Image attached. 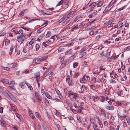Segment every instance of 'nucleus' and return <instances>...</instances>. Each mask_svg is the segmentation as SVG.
Instances as JSON below:
<instances>
[{
	"mask_svg": "<svg viewBox=\"0 0 130 130\" xmlns=\"http://www.w3.org/2000/svg\"><path fill=\"white\" fill-rule=\"evenodd\" d=\"M118 116L119 117L121 118L122 120L124 119L126 116L125 114L126 113V110L124 109H119L118 110Z\"/></svg>",
	"mask_w": 130,
	"mask_h": 130,
	"instance_id": "nucleus-1",
	"label": "nucleus"
},
{
	"mask_svg": "<svg viewBox=\"0 0 130 130\" xmlns=\"http://www.w3.org/2000/svg\"><path fill=\"white\" fill-rule=\"evenodd\" d=\"M19 32L20 34H21L22 35L18 36V41L19 42H21L20 44H21L24 41V35H23V31L22 29H20Z\"/></svg>",
	"mask_w": 130,
	"mask_h": 130,
	"instance_id": "nucleus-2",
	"label": "nucleus"
},
{
	"mask_svg": "<svg viewBox=\"0 0 130 130\" xmlns=\"http://www.w3.org/2000/svg\"><path fill=\"white\" fill-rule=\"evenodd\" d=\"M76 11H70L69 13L66 16V17L67 19L71 17H72L73 14L75 13Z\"/></svg>",
	"mask_w": 130,
	"mask_h": 130,
	"instance_id": "nucleus-3",
	"label": "nucleus"
},
{
	"mask_svg": "<svg viewBox=\"0 0 130 130\" xmlns=\"http://www.w3.org/2000/svg\"><path fill=\"white\" fill-rule=\"evenodd\" d=\"M111 6V5L109 4L103 11V12L105 13L106 12L110 10L111 8V7H110Z\"/></svg>",
	"mask_w": 130,
	"mask_h": 130,
	"instance_id": "nucleus-4",
	"label": "nucleus"
},
{
	"mask_svg": "<svg viewBox=\"0 0 130 130\" xmlns=\"http://www.w3.org/2000/svg\"><path fill=\"white\" fill-rule=\"evenodd\" d=\"M33 62L37 64H39L40 62H41L40 58L38 59H35L33 60Z\"/></svg>",
	"mask_w": 130,
	"mask_h": 130,
	"instance_id": "nucleus-5",
	"label": "nucleus"
},
{
	"mask_svg": "<svg viewBox=\"0 0 130 130\" xmlns=\"http://www.w3.org/2000/svg\"><path fill=\"white\" fill-rule=\"evenodd\" d=\"M0 82L5 84H8L9 83V80L4 78H0Z\"/></svg>",
	"mask_w": 130,
	"mask_h": 130,
	"instance_id": "nucleus-6",
	"label": "nucleus"
},
{
	"mask_svg": "<svg viewBox=\"0 0 130 130\" xmlns=\"http://www.w3.org/2000/svg\"><path fill=\"white\" fill-rule=\"evenodd\" d=\"M96 5V2H94L92 4L89 5V6L90 7V10H92L93 8Z\"/></svg>",
	"mask_w": 130,
	"mask_h": 130,
	"instance_id": "nucleus-7",
	"label": "nucleus"
},
{
	"mask_svg": "<svg viewBox=\"0 0 130 130\" xmlns=\"http://www.w3.org/2000/svg\"><path fill=\"white\" fill-rule=\"evenodd\" d=\"M114 20V19L113 18L112 19L109 20L107 22L104 23V24L105 25H108L110 23L112 22H113Z\"/></svg>",
	"mask_w": 130,
	"mask_h": 130,
	"instance_id": "nucleus-8",
	"label": "nucleus"
},
{
	"mask_svg": "<svg viewBox=\"0 0 130 130\" xmlns=\"http://www.w3.org/2000/svg\"><path fill=\"white\" fill-rule=\"evenodd\" d=\"M51 43V40L49 39L45 43L43 42V44L44 46L45 47L47 46L48 45L50 44Z\"/></svg>",
	"mask_w": 130,
	"mask_h": 130,
	"instance_id": "nucleus-9",
	"label": "nucleus"
},
{
	"mask_svg": "<svg viewBox=\"0 0 130 130\" xmlns=\"http://www.w3.org/2000/svg\"><path fill=\"white\" fill-rule=\"evenodd\" d=\"M27 86L28 87V88L31 91H33V89L31 86V85L29 83H26Z\"/></svg>",
	"mask_w": 130,
	"mask_h": 130,
	"instance_id": "nucleus-10",
	"label": "nucleus"
},
{
	"mask_svg": "<svg viewBox=\"0 0 130 130\" xmlns=\"http://www.w3.org/2000/svg\"><path fill=\"white\" fill-rule=\"evenodd\" d=\"M27 86L28 87V88L31 91H33V89L31 86V85L29 83H26Z\"/></svg>",
	"mask_w": 130,
	"mask_h": 130,
	"instance_id": "nucleus-11",
	"label": "nucleus"
},
{
	"mask_svg": "<svg viewBox=\"0 0 130 130\" xmlns=\"http://www.w3.org/2000/svg\"><path fill=\"white\" fill-rule=\"evenodd\" d=\"M81 52H80L79 55V57L80 58L82 57L83 56L85 55L86 54V53L85 52L81 51Z\"/></svg>",
	"mask_w": 130,
	"mask_h": 130,
	"instance_id": "nucleus-12",
	"label": "nucleus"
},
{
	"mask_svg": "<svg viewBox=\"0 0 130 130\" xmlns=\"http://www.w3.org/2000/svg\"><path fill=\"white\" fill-rule=\"evenodd\" d=\"M35 114L36 117L38 119L40 120V118H41V116L39 113L38 112H36L35 113Z\"/></svg>",
	"mask_w": 130,
	"mask_h": 130,
	"instance_id": "nucleus-13",
	"label": "nucleus"
},
{
	"mask_svg": "<svg viewBox=\"0 0 130 130\" xmlns=\"http://www.w3.org/2000/svg\"><path fill=\"white\" fill-rule=\"evenodd\" d=\"M93 23H91L90 25H88L87 26V27L85 28V29L86 30H89L90 29H91L92 27H93V26L91 27L90 26L92 24H93Z\"/></svg>",
	"mask_w": 130,
	"mask_h": 130,
	"instance_id": "nucleus-14",
	"label": "nucleus"
},
{
	"mask_svg": "<svg viewBox=\"0 0 130 130\" xmlns=\"http://www.w3.org/2000/svg\"><path fill=\"white\" fill-rule=\"evenodd\" d=\"M1 125L3 127H5L6 126V124L4 121L3 119L1 120Z\"/></svg>",
	"mask_w": 130,
	"mask_h": 130,
	"instance_id": "nucleus-15",
	"label": "nucleus"
},
{
	"mask_svg": "<svg viewBox=\"0 0 130 130\" xmlns=\"http://www.w3.org/2000/svg\"><path fill=\"white\" fill-rule=\"evenodd\" d=\"M17 64L15 63H13L9 64V67L12 68H15L17 67Z\"/></svg>",
	"mask_w": 130,
	"mask_h": 130,
	"instance_id": "nucleus-16",
	"label": "nucleus"
},
{
	"mask_svg": "<svg viewBox=\"0 0 130 130\" xmlns=\"http://www.w3.org/2000/svg\"><path fill=\"white\" fill-rule=\"evenodd\" d=\"M85 75L80 80V82L82 83L85 84Z\"/></svg>",
	"mask_w": 130,
	"mask_h": 130,
	"instance_id": "nucleus-17",
	"label": "nucleus"
},
{
	"mask_svg": "<svg viewBox=\"0 0 130 130\" xmlns=\"http://www.w3.org/2000/svg\"><path fill=\"white\" fill-rule=\"evenodd\" d=\"M106 108L107 109L110 110H112L114 108V107L113 106H107L106 107Z\"/></svg>",
	"mask_w": 130,
	"mask_h": 130,
	"instance_id": "nucleus-18",
	"label": "nucleus"
},
{
	"mask_svg": "<svg viewBox=\"0 0 130 130\" xmlns=\"http://www.w3.org/2000/svg\"><path fill=\"white\" fill-rule=\"evenodd\" d=\"M66 15L63 17L58 22V23H60L62 22L66 18Z\"/></svg>",
	"mask_w": 130,
	"mask_h": 130,
	"instance_id": "nucleus-19",
	"label": "nucleus"
},
{
	"mask_svg": "<svg viewBox=\"0 0 130 130\" xmlns=\"http://www.w3.org/2000/svg\"><path fill=\"white\" fill-rule=\"evenodd\" d=\"M68 19H66V20L64 21L62 23V25H64L68 23L70 21V20H68Z\"/></svg>",
	"mask_w": 130,
	"mask_h": 130,
	"instance_id": "nucleus-20",
	"label": "nucleus"
},
{
	"mask_svg": "<svg viewBox=\"0 0 130 130\" xmlns=\"http://www.w3.org/2000/svg\"><path fill=\"white\" fill-rule=\"evenodd\" d=\"M9 97L11 100H12L14 101H15L17 100L16 98L14 97L11 94V95H9Z\"/></svg>",
	"mask_w": 130,
	"mask_h": 130,
	"instance_id": "nucleus-21",
	"label": "nucleus"
},
{
	"mask_svg": "<svg viewBox=\"0 0 130 130\" xmlns=\"http://www.w3.org/2000/svg\"><path fill=\"white\" fill-rule=\"evenodd\" d=\"M103 2L102 1H100L97 4V7H99L101 6L103 4Z\"/></svg>",
	"mask_w": 130,
	"mask_h": 130,
	"instance_id": "nucleus-22",
	"label": "nucleus"
},
{
	"mask_svg": "<svg viewBox=\"0 0 130 130\" xmlns=\"http://www.w3.org/2000/svg\"><path fill=\"white\" fill-rule=\"evenodd\" d=\"M45 96L48 99H51L52 98V97L47 92H46L45 94Z\"/></svg>",
	"mask_w": 130,
	"mask_h": 130,
	"instance_id": "nucleus-23",
	"label": "nucleus"
},
{
	"mask_svg": "<svg viewBox=\"0 0 130 130\" xmlns=\"http://www.w3.org/2000/svg\"><path fill=\"white\" fill-rule=\"evenodd\" d=\"M41 126L43 129L45 130L47 129V127L44 123H42L41 124Z\"/></svg>",
	"mask_w": 130,
	"mask_h": 130,
	"instance_id": "nucleus-24",
	"label": "nucleus"
},
{
	"mask_svg": "<svg viewBox=\"0 0 130 130\" xmlns=\"http://www.w3.org/2000/svg\"><path fill=\"white\" fill-rule=\"evenodd\" d=\"M81 89L82 92L85 91L86 89V88L85 86L83 85H82V86L81 87Z\"/></svg>",
	"mask_w": 130,
	"mask_h": 130,
	"instance_id": "nucleus-25",
	"label": "nucleus"
},
{
	"mask_svg": "<svg viewBox=\"0 0 130 130\" xmlns=\"http://www.w3.org/2000/svg\"><path fill=\"white\" fill-rule=\"evenodd\" d=\"M74 93H73L70 91H68V96L69 97H70L71 95H73Z\"/></svg>",
	"mask_w": 130,
	"mask_h": 130,
	"instance_id": "nucleus-26",
	"label": "nucleus"
},
{
	"mask_svg": "<svg viewBox=\"0 0 130 130\" xmlns=\"http://www.w3.org/2000/svg\"><path fill=\"white\" fill-rule=\"evenodd\" d=\"M81 18V16L80 15H79L77 16L74 19V21L76 22L77 20H78L80 18Z\"/></svg>",
	"mask_w": 130,
	"mask_h": 130,
	"instance_id": "nucleus-27",
	"label": "nucleus"
},
{
	"mask_svg": "<svg viewBox=\"0 0 130 130\" xmlns=\"http://www.w3.org/2000/svg\"><path fill=\"white\" fill-rule=\"evenodd\" d=\"M1 68L2 69L7 71H9L10 69L9 68L7 67H3L2 66L1 67Z\"/></svg>",
	"mask_w": 130,
	"mask_h": 130,
	"instance_id": "nucleus-28",
	"label": "nucleus"
},
{
	"mask_svg": "<svg viewBox=\"0 0 130 130\" xmlns=\"http://www.w3.org/2000/svg\"><path fill=\"white\" fill-rule=\"evenodd\" d=\"M72 53V50L71 49H70V50L67 51L65 52V55H68V54H70Z\"/></svg>",
	"mask_w": 130,
	"mask_h": 130,
	"instance_id": "nucleus-29",
	"label": "nucleus"
},
{
	"mask_svg": "<svg viewBox=\"0 0 130 130\" xmlns=\"http://www.w3.org/2000/svg\"><path fill=\"white\" fill-rule=\"evenodd\" d=\"M24 10H23L21 12L20 14L19 15V17H22L24 15Z\"/></svg>",
	"mask_w": 130,
	"mask_h": 130,
	"instance_id": "nucleus-30",
	"label": "nucleus"
},
{
	"mask_svg": "<svg viewBox=\"0 0 130 130\" xmlns=\"http://www.w3.org/2000/svg\"><path fill=\"white\" fill-rule=\"evenodd\" d=\"M51 33L50 31L48 32L46 35V38L50 36H51Z\"/></svg>",
	"mask_w": 130,
	"mask_h": 130,
	"instance_id": "nucleus-31",
	"label": "nucleus"
},
{
	"mask_svg": "<svg viewBox=\"0 0 130 130\" xmlns=\"http://www.w3.org/2000/svg\"><path fill=\"white\" fill-rule=\"evenodd\" d=\"M63 2V1L62 0H61L58 2L56 5V7L61 5L62 4Z\"/></svg>",
	"mask_w": 130,
	"mask_h": 130,
	"instance_id": "nucleus-32",
	"label": "nucleus"
},
{
	"mask_svg": "<svg viewBox=\"0 0 130 130\" xmlns=\"http://www.w3.org/2000/svg\"><path fill=\"white\" fill-rule=\"evenodd\" d=\"M78 65V63L77 62H75L73 63V67L74 68H76Z\"/></svg>",
	"mask_w": 130,
	"mask_h": 130,
	"instance_id": "nucleus-33",
	"label": "nucleus"
},
{
	"mask_svg": "<svg viewBox=\"0 0 130 130\" xmlns=\"http://www.w3.org/2000/svg\"><path fill=\"white\" fill-rule=\"evenodd\" d=\"M24 84L23 82H22L20 83V86L22 88H24Z\"/></svg>",
	"mask_w": 130,
	"mask_h": 130,
	"instance_id": "nucleus-34",
	"label": "nucleus"
},
{
	"mask_svg": "<svg viewBox=\"0 0 130 130\" xmlns=\"http://www.w3.org/2000/svg\"><path fill=\"white\" fill-rule=\"evenodd\" d=\"M47 58V57H46L44 56L40 58V59L42 62L46 60Z\"/></svg>",
	"mask_w": 130,
	"mask_h": 130,
	"instance_id": "nucleus-35",
	"label": "nucleus"
},
{
	"mask_svg": "<svg viewBox=\"0 0 130 130\" xmlns=\"http://www.w3.org/2000/svg\"><path fill=\"white\" fill-rule=\"evenodd\" d=\"M10 43V41L8 39H6L5 40V44L6 45H8Z\"/></svg>",
	"mask_w": 130,
	"mask_h": 130,
	"instance_id": "nucleus-36",
	"label": "nucleus"
},
{
	"mask_svg": "<svg viewBox=\"0 0 130 130\" xmlns=\"http://www.w3.org/2000/svg\"><path fill=\"white\" fill-rule=\"evenodd\" d=\"M76 54H74V55L71 56L70 57V59L71 60H73L74 58L76 57Z\"/></svg>",
	"mask_w": 130,
	"mask_h": 130,
	"instance_id": "nucleus-37",
	"label": "nucleus"
},
{
	"mask_svg": "<svg viewBox=\"0 0 130 130\" xmlns=\"http://www.w3.org/2000/svg\"><path fill=\"white\" fill-rule=\"evenodd\" d=\"M101 98H100V100L101 101L103 102L105 101L104 99V98L103 96H101Z\"/></svg>",
	"mask_w": 130,
	"mask_h": 130,
	"instance_id": "nucleus-38",
	"label": "nucleus"
},
{
	"mask_svg": "<svg viewBox=\"0 0 130 130\" xmlns=\"http://www.w3.org/2000/svg\"><path fill=\"white\" fill-rule=\"evenodd\" d=\"M78 27V26L77 25L74 27L72 29V31H74Z\"/></svg>",
	"mask_w": 130,
	"mask_h": 130,
	"instance_id": "nucleus-39",
	"label": "nucleus"
},
{
	"mask_svg": "<svg viewBox=\"0 0 130 130\" xmlns=\"http://www.w3.org/2000/svg\"><path fill=\"white\" fill-rule=\"evenodd\" d=\"M37 100L38 101V102L39 104H41L42 103V100L41 99L40 97L39 98H37Z\"/></svg>",
	"mask_w": 130,
	"mask_h": 130,
	"instance_id": "nucleus-40",
	"label": "nucleus"
},
{
	"mask_svg": "<svg viewBox=\"0 0 130 130\" xmlns=\"http://www.w3.org/2000/svg\"><path fill=\"white\" fill-rule=\"evenodd\" d=\"M8 84H9V85H14L15 84V82L13 80H12L10 82L9 81V83Z\"/></svg>",
	"mask_w": 130,
	"mask_h": 130,
	"instance_id": "nucleus-41",
	"label": "nucleus"
},
{
	"mask_svg": "<svg viewBox=\"0 0 130 130\" xmlns=\"http://www.w3.org/2000/svg\"><path fill=\"white\" fill-rule=\"evenodd\" d=\"M35 95L36 97V98L39 97V94L37 92H35Z\"/></svg>",
	"mask_w": 130,
	"mask_h": 130,
	"instance_id": "nucleus-42",
	"label": "nucleus"
},
{
	"mask_svg": "<svg viewBox=\"0 0 130 130\" xmlns=\"http://www.w3.org/2000/svg\"><path fill=\"white\" fill-rule=\"evenodd\" d=\"M41 93L43 95H45V93L46 92L44 91V89L42 88L41 89Z\"/></svg>",
	"mask_w": 130,
	"mask_h": 130,
	"instance_id": "nucleus-43",
	"label": "nucleus"
},
{
	"mask_svg": "<svg viewBox=\"0 0 130 130\" xmlns=\"http://www.w3.org/2000/svg\"><path fill=\"white\" fill-rule=\"evenodd\" d=\"M72 45L73 43L72 42L69 43L66 45V46L68 47H69Z\"/></svg>",
	"mask_w": 130,
	"mask_h": 130,
	"instance_id": "nucleus-44",
	"label": "nucleus"
},
{
	"mask_svg": "<svg viewBox=\"0 0 130 130\" xmlns=\"http://www.w3.org/2000/svg\"><path fill=\"white\" fill-rule=\"evenodd\" d=\"M110 130H115L114 125H112L110 127Z\"/></svg>",
	"mask_w": 130,
	"mask_h": 130,
	"instance_id": "nucleus-45",
	"label": "nucleus"
},
{
	"mask_svg": "<svg viewBox=\"0 0 130 130\" xmlns=\"http://www.w3.org/2000/svg\"><path fill=\"white\" fill-rule=\"evenodd\" d=\"M13 47L12 46L10 47V52H9V54H10V55L12 53V52L13 51Z\"/></svg>",
	"mask_w": 130,
	"mask_h": 130,
	"instance_id": "nucleus-46",
	"label": "nucleus"
},
{
	"mask_svg": "<svg viewBox=\"0 0 130 130\" xmlns=\"http://www.w3.org/2000/svg\"><path fill=\"white\" fill-rule=\"evenodd\" d=\"M100 112L104 116H105V112L104 110H101L100 111Z\"/></svg>",
	"mask_w": 130,
	"mask_h": 130,
	"instance_id": "nucleus-47",
	"label": "nucleus"
},
{
	"mask_svg": "<svg viewBox=\"0 0 130 130\" xmlns=\"http://www.w3.org/2000/svg\"><path fill=\"white\" fill-rule=\"evenodd\" d=\"M99 100V98L98 96L94 97L93 99V101L96 102Z\"/></svg>",
	"mask_w": 130,
	"mask_h": 130,
	"instance_id": "nucleus-48",
	"label": "nucleus"
},
{
	"mask_svg": "<svg viewBox=\"0 0 130 130\" xmlns=\"http://www.w3.org/2000/svg\"><path fill=\"white\" fill-rule=\"evenodd\" d=\"M63 48H62L60 47L59 48L58 50V52H60L63 51Z\"/></svg>",
	"mask_w": 130,
	"mask_h": 130,
	"instance_id": "nucleus-49",
	"label": "nucleus"
},
{
	"mask_svg": "<svg viewBox=\"0 0 130 130\" xmlns=\"http://www.w3.org/2000/svg\"><path fill=\"white\" fill-rule=\"evenodd\" d=\"M40 75V74L38 72L35 74V77L36 78H38L39 77Z\"/></svg>",
	"mask_w": 130,
	"mask_h": 130,
	"instance_id": "nucleus-50",
	"label": "nucleus"
},
{
	"mask_svg": "<svg viewBox=\"0 0 130 130\" xmlns=\"http://www.w3.org/2000/svg\"><path fill=\"white\" fill-rule=\"evenodd\" d=\"M90 121L91 122V123L93 124L95 122L94 120L92 118L90 119Z\"/></svg>",
	"mask_w": 130,
	"mask_h": 130,
	"instance_id": "nucleus-51",
	"label": "nucleus"
},
{
	"mask_svg": "<svg viewBox=\"0 0 130 130\" xmlns=\"http://www.w3.org/2000/svg\"><path fill=\"white\" fill-rule=\"evenodd\" d=\"M68 84L70 86H71L72 84V80H70L68 81Z\"/></svg>",
	"mask_w": 130,
	"mask_h": 130,
	"instance_id": "nucleus-52",
	"label": "nucleus"
},
{
	"mask_svg": "<svg viewBox=\"0 0 130 130\" xmlns=\"http://www.w3.org/2000/svg\"><path fill=\"white\" fill-rule=\"evenodd\" d=\"M29 116L32 119H34L35 118V116L32 113L29 115Z\"/></svg>",
	"mask_w": 130,
	"mask_h": 130,
	"instance_id": "nucleus-53",
	"label": "nucleus"
},
{
	"mask_svg": "<svg viewBox=\"0 0 130 130\" xmlns=\"http://www.w3.org/2000/svg\"><path fill=\"white\" fill-rule=\"evenodd\" d=\"M35 47L36 48V50L37 51L39 49L40 46L39 45L37 44L36 45Z\"/></svg>",
	"mask_w": 130,
	"mask_h": 130,
	"instance_id": "nucleus-54",
	"label": "nucleus"
},
{
	"mask_svg": "<svg viewBox=\"0 0 130 130\" xmlns=\"http://www.w3.org/2000/svg\"><path fill=\"white\" fill-rule=\"evenodd\" d=\"M74 74H73V76H78L79 75L78 73L77 72H74Z\"/></svg>",
	"mask_w": 130,
	"mask_h": 130,
	"instance_id": "nucleus-55",
	"label": "nucleus"
},
{
	"mask_svg": "<svg viewBox=\"0 0 130 130\" xmlns=\"http://www.w3.org/2000/svg\"><path fill=\"white\" fill-rule=\"evenodd\" d=\"M73 98L74 99H76V98H77V96L76 94V93H74V94L73 95Z\"/></svg>",
	"mask_w": 130,
	"mask_h": 130,
	"instance_id": "nucleus-56",
	"label": "nucleus"
},
{
	"mask_svg": "<svg viewBox=\"0 0 130 130\" xmlns=\"http://www.w3.org/2000/svg\"><path fill=\"white\" fill-rule=\"evenodd\" d=\"M43 30V28H41L39 29L37 31V32L38 33H40Z\"/></svg>",
	"mask_w": 130,
	"mask_h": 130,
	"instance_id": "nucleus-57",
	"label": "nucleus"
},
{
	"mask_svg": "<svg viewBox=\"0 0 130 130\" xmlns=\"http://www.w3.org/2000/svg\"><path fill=\"white\" fill-rule=\"evenodd\" d=\"M9 87L12 90L14 91L15 90V87L14 86H9Z\"/></svg>",
	"mask_w": 130,
	"mask_h": 130,
	"instance_id": "nucleus-58",
	"label": "nucleus"
},
{
	"mask_svg": "<svg viewBox=\"0 0 130 130\" xmlns=\"http://www.w3.org/2000/svg\"><path fill=\"white\" fill-rule=\"evenodd\" d=\"M91 88L94 90H95L96 89L95 87L93 85H91L90 86Z\"/></svg>",
	"mask_w": 130,
	"mask_h": 130,
	"instance_id": "nucleus-59",
	"label": "nucleus"
},
{
	"mask_svg": "<svg viewBox=\"0 0 130 130\" xmlns=\"http://www.w3.org/2000/svg\"><path fill=\"white\" fill-rule=\"evenodd\" d=\"M12 109L13 110H14L15 111H17V110L16 106H14L13 107V108H12Z\"/></svg>",
	"mask_w": 130,
	"mask_h": 130,
	"instance_id": "nucleus-60",
	"label": "nucleus"
},
{
	"mask_svg": "<svg viewBox=\"0 0 130 130\" xmlns=\"http://www.w3.org/2000/svg\"><path fill=\"white\" fill-rule=\"evenodd\" d=\"M115 2V1L114 0H112L109 4L111 6L113 5Z\"/></svg>",
	"mask_w": 130,
	"mask_h": 130,
	"instance_id": "nucleus-61",
	"label": "nucleus"
},
{
	"mask_svg": "<svg viewBox=\"0 0 130 130\" xmlns=\"http://www.w3.org/2000/svg\"><path fill=\"white\" fill-rule=\"evenodd\" d=\"M55 91L57 93V94L59 95H60L61 94L60 93V91L58 90V89L56 90Z\"/></svg>",
	"mask_w": 130,
	"mask_h": 130,
	"instance_id": "nucleus-62",
	"label": "nucleus"
},
{
	"mask_svg": "<svg viewBox=\"0 0 130 130\" xmlns=\"http://www.w3.org/2000/svg\"><path fill=\"white\" fill-rule=\"evenodd\" d=\"M94 31L93 30H91L90 31L89 34L90 35H92L94 34Z\"/></svg>",
	"mask_w": 130,
	"mask_h": 130,
	"instance_id": "nucleus-63",
	"label": "nucleus"
},
{
	"mask_svg": "<svg viewBox=\"0 0 130 130\" xmlns=\"http://www.w3.org/2000/svg\"><path fill=\"white\" fill-rule=\"evenodd\" d=\"M110 83L112 84H114L116 83L115 81L113 79H111L110 80Z\"/></svg>",
	"mask_w": 130,
	"mask_h": 130,
	"instance_id": "nucleus-64",
	"label": "nucleus"
}]
</instances>
